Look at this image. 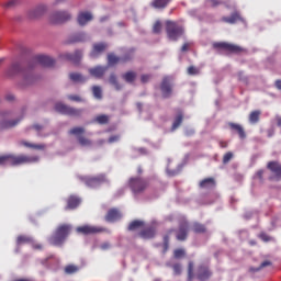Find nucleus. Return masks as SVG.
I'll return each mask as SVG.
<instances>
[{
    "label": "nucleus",
    "mask_w": 281,
    "mask_h": 281,
    "mask_svg": "<svg viewBox=\"0 0 281 281\" xmlns=\"http://www.w3.org/2000/svg\"><path fill=\"white\" fill-rule=\"evenodd\" d=\"M38 162V156H27V155H1L0 156V166H20L26 164Z\"/></svg>",
    "instance_id": "nucleus-1"
},
{
    "label": "nucleus",
    "mask_w": 281,
    "mask_h": 281,
    "mask_svg": "<svg viewBox=\"0 0 281 281\" xmlns=\"http://www.w3.org/2000/svg\"><path fill=\"white\" fill-rule=\"evenodd\" d=\"M71 234V224H59L54 234L48 238V243L55 247H63L69 235Z\"/></svg>",
    "instance_id": "nucleus-2"
},
{
    "label": "nucleus",
    "mask_w": 281,
    "mask_h": 281,
    "mask_svg": "<svg viewBox=\"0 0 281 281\" xmlns=\"http://www.w3.org/2000/svg\"><path fill=\"white\" fill-rule=\"evenodd\" d=\"M166 33L171 42H177L184 34L182 25H179L175 21H166Z\"/></svg>",
    "instance_id": "nucleus-3"
},
{
    "label": "nucleus",
    "mask_w": 281,
    "mask_h": 281,
    "mask_svg": "<svg viewBox=\"0 0 281 281\" xmlns=\"http://www.w3.org/2000/svg\"><path fill=\"white\" fill-rule=\"evenodd\" d=\"M128 186L134 194H140L149 187V182L140 177H132L128 180Z\"/></svg>",
    "instance_id": "nucleus-4"
},
{
    "label": "nucleus",
    "mask_w": 281,
    "mask_h": 281,
    "mask_svg": "<svg viewBox=\"0 0 281 281\" xmlns=\"http://www.w3.org/2000/svg\"><path fill=\"white\" fill-rule=\"evenodd\" d=\"M214 49L218 52H225L227 54H241L245 52V49L238 45L227 43V42H216L213 44Z\"/></svg>",
    "instance_id": "nucleus-5"
},
{
    "label": "nucleus",
    "mask_w": 281,
    "mask_h": 281,
    "mask_svg": "<svg viewBox=\"0 0 281 281\" xmlns=\"http://www.w3.org/2000/svg\"><path fill=\"white\" fill-rule=\"evenodd\" d=\"M68 134L77 136L78 143L80 144V146H82V147L91 146V140L83 136L85 127L75 126V127L69 130Z\"/></svg>",
    "instance_id": "nucleus-6"
},
{
    "label": "nucleus",
    "mask_w": 281,
    "mask_h": 281,
    "mask_svg": "<svg viewBox=\"0 0 281 281\" xmlns=\"http://www.w3.org/2000/svg\"><path fill=\"white\" fill-rule=\"evenodd\" d=\"M76 231L78 234H81V235H94V234L105 233L106 228L102 226L86 224V225L78 226Z\"/></svg>",
    "instance_id": "nucleus-7"
},
{
    "label": "nucleus",
    "mask_w": 281,
    "mask_h": 281,
    "mask_svg": "<svg viewBox=\"0 0 281 281\" xmlns=\"http://www.w3.org/2000/svg\"><path fill=\"white\" fill-rule=\"evenodd\" d=\"M55 110L56 112L68 116L79 117L81 115L80 109L71 108L63 103H56Z\"/></svg>",
    "instance_id": "nucleus-8"
},
{
    "label": "nucleus",
    "mask_w": 281,
    "mask_h": 281,
    "mask_svg": "<svg viewBox=\"0 0 281 281\" xmlns=\"http://www.w3.org/2000/svg\"><path fill=\"white\" fill-rule=\"evenodd\" d=\"M71 21V14L67 11H58L50 15V23L54 25L65 24Z\"/></svg>",
    "instance_id": "nucleus-9"
},
{
    "label": "nucleus",
    "mask_w": 281,
    "mask_h": 281,
    "mask_svg": "<svg viewBox=\"0 0 281 281\" xmlns=\"http://www.w3.org/2000/svg\"><path fill=\"white\" fill-rule=\"evenodd\" d=\"M268 169L273 173L270 176V181H280L281 180V164L278 161H269L267 165Z\"/></svg>",
    "instance_id": "nucleus-10"
},
{
    "label": "nucleus",
    "mask_w": 281,
    "mask_h": 281,
    "mask_svg": "<svg viewBox=\"0 0 281 281\" xmlns=\"http://www.w3.org/2000/svg\"><path fill=\"white\" fill-rule=\"evenodd\" d=\"M109 180L106 179V176L104 173H100L95 177H90L85 180V183L89 188H95L100 186L101 183H108Z\"/></svg>",
    "instance_id": "nucleus-11"
},
{
    "label": "nucleus",
    "mask_w": 281,
    "mask_h": 281,
    "mask_svg": "<svg viewBox=\"0 0 281 281\" xmlns=\"http://www.w3.org/2000/svg\"><path fill=\"white\" fill-rule=\"evenodd\" d=\"M132 58H133V55L131 54V53H128V54H125L123 57H117V56H115L113 53H110V54H108V64H109V66H115V65H117L120 61L121 63H128V61H131L132 60Z\"/></svg>",
    "instance_id": "nucleus-12"
},
{
    "label": "nucleus",
    "mask_w": 281,
    "mask_h": 281,
    "mask_svg": "<svg viewBox=\"0 0 281 281\" xmlns=\"http://www.w3.org/2000/svg\"><path fill=\"white\" fill-rule=\"evenodd\" d=\"M46 12H47V7L45 4H40L36 8L29 10L27 18L29 20H38L43 15H45Z\"/></svg>",
    "instance_id": "nucleus-13"
},
{
    "label": "nucleus",
    "mask_w": 281,
    "mask_h": 281,
    "mask_svg": "<svg viewBox=\"0 0 281 281\" xmlns=\"http://www.w3.org/2000/svg\"><path fill=\"white\" fill-rule=\"evenodd\" d=\"M46 12H47V7L45 4H40L36 8L29 10L27 18L29 20H38L43 15H45Z\"/></svg>",
    "instance_id": "nucleus-14"
},
{
    "label": "nucleus",
    "mask_w": 281,
    "mask_h": 281,
    "mask_svg": "<svg viewBox=\"0 0 281 281\" xmlns=\"http://www.w3.org/2000/svg\"><path fill=\"white\" fill-rule=\"evenodd\" d=\"M160 91L164 99L171 98L172 94V85L170 82L169 77H164L161 85H160Z\"/></svg>",
    "instance_id": "nucleus-15"
},
{
    "label": "nucleus",
    "mask_w": 281,
    "mask_h": 281,
    "mask_svg": "<svg viewBox=\"0 0 281 281\" xmlns=\"http://www.w3.org/2000/svg\"><path fill=\"white\" fill-rule=\"evenodd\" d=\"M108 48V44L106 43H94L92 50L90 53V57L91 58H98L100 55H102Z\"/></svg>",
    "instance_id": "nucleus-16"
},
{
    "label": "nucleus",
    "mask_w": 281,
    "mask_h": 281,
    "mask_svg": "<svg viewBox=\"0 0 281 281\" xmlns=\"http://www.w3.org/2000/svg\"><path fill=\"white\" fill-rule=\"evenodd\" d=\"M35 61L40 64L42 67H54L56 65V60L54 58L46 56V55H38L35 57Z\"/></svg>",
    "instance_id": "nucleus-17"
},
{
    "label": "nucleus",
    "mask_w": 281,
    "mask_h": 281,
    "mask_svg": "<svg viewBox=\"0 0 281 281\" xmlns=\"http://www.w3.org/2000/svg\"><path fill=\"white\" fill-rule=\"evenodd\" d=\"M80 198L78 195H70L66 200L65 211H74L80 206Z\"/></svg>",
    "instance_id": "nucleus-18"
},
{
    "label": "nucleus",
    "mask_w": 281,
    "mask_h": 281,
    "mask_svg": "<svg viewBox=\"0 0 281 281\" xmlns=\"http://www.w3.org/2000/svg\"><path fill=\"white\" fill-rule=\"evenodd\" d=\"M212 277V271L207 266L201 265L198 268V279L200 281H207Z\"/></svg>",
    "instance_id": "nucleus-19"
},
{
    "label": "nucleus",
    "mask_w": 281,
    "mask_h": 281,
    "mask_svg": "<svg viewBox=\"0 0 281 281\" xmlns=\"http://www.w3.org/2000/svg\"><path fill=\"white\" fill-rule=\"evenodd\" d=\"M228 126H229L231 131L233 132V134L238 135V137L241 140L246 139V132L240 124L229 122Z\"/></svg>",
    "instance_id": "nucleus-20"
},
{
    "label": "nucleus",
    "mask_w": 281,
    "mask_h": 281,
    "mask_svg": "<svg viewBox=\"0 0 281 281\" xmlns=\"http://www.w3.org/2000/svg\"><path fill=\"white\" fill-rule=\"evenodd\" d=\"M138 236L143 239H153L156 236L155 226H148L138 233Z\"/></svg>",
    "instance_id": "nucleus-21"
},
{
    "label": "nucleus",
    "mask_w": 281,
    "mask_h": 281,
    "mask_svg": "<svg viewBox=\"0 0 281 281\" xmlns=\"http://www.w3.org/2000/svg\"><path fill=\"white\" fill-rule=\"evenodd\" d=\"M106 71H108V66H97L89 69V74L97 79H101Z\"/></svg>",
    "instance_id": "nucleus-22"
},
{
    "label": "nucleus",
    "mask_w": 281,
    "mask_h": 281,
    "mask_svg": "<svg viewBox=\"0 0 281 281\" xmlns=\"http://www.w3.org/2000/svg\"><path fill=\"white\" fill-rule=\"evenodd\" d=\"M23 72V69L21 68V64L19 63H13L5 71L7 77L13 78Z\"/></svg>",
    "instance_id": "nucleus-23"
},
{
    "label": "nucleus",
    "mask_w": 281,
    "mask_h": 281,
    "mask_svg": "<svg viewBox=\"0 0 281 281\" xmlns=\"http://www.w3.org/2000/svg\"><path fill=\"white\" fill-rule=\"evenodd\" d=\"M188 234H189V225L187 223L180 224L177 233V240L184 241L188 238Z\"/></svg>",
    "instance_id": "nucleus-24"
},
{
    "label": "nucleus",
    "mask_w": 281,
    "mask_h": 281,
    "mask_svg": "<svg viewBox=\"0 0 281 281\" xmlns=\"http://www.w3.org/2000/svg\"><path fill=\"white\" fill-rule=\"evenodd\" d=\"M93 19L92 14L90 12H79L77 22L80 26L87 25L89 22H91Z\"/></svg>",
    "instance_id": "nucleus-25"
},
{
    "label": "nucleus",
    "mask_w": 281,
    "mask_h": 281,
    "mask_svg": "<svg viewBox=\"0 0 281 281\" xmlns=\"http://www.w3.org/2000/svg\"><path fill=\"white\" fill-rule=\"evenodd\" d=\"M81 57H82V53L81 50H76L74 54H65L64 55V58L75 65H78L80 64V60H81Z\"/></svg>",
    "instance_id": "nucleus-26"
},
{
    "label": "nucleus",
    "mask_w": 281,
    "mask_h": 281,
    "mask_svg": "<svg viewBox=\"0 0 281 281\" xmlns=\"http://www.w3.org/2000/svg\"><path fill=\"white\" fill-rule=\"evenodd\" d=\"M241 18L239 15V13L237 11H235L231 16H223L222 18V22L226 23V24H231L234 25L237 22H240Z\"/></svg>",
    "instance_id": "nucleus-27"
},
{
    "label": "nucleus",
    "mask_w": 281,
    "mask_h": 281,
    "mask_svg": "<svg viewBox=\"0 0 281 281\" xmlns=\"http://www.w3.org/2000/svg\"><path fill=\"white\" fill-rule=\"evenodd\" d=\"M121 218V213L116 209L109 210L108 214L105 215V220L109 223L116 222Z\"/></svg>",
    "instance_id": "nucleus-28"
},
{
    "label": "nucleus",
    "mask_w": 281,
    "mask_h": 281,
    "mask_svg": "<svg viewBox=\"0 0 281 281\" xmlns=\"http://www.w3.org/2000/svg\"><path fill=\"white\" fill-rule=\"evenodd\" d=\"M172 0H153L150 5L156 10H165Z\"/></svg>",
    "instance_id": "nucleus-29"
},
{
    "label": "nucleus",
    "mask_w": 281,
    "mask_h": 281,
    "mask_svg": "<svg viewBox=\"0 0 281 281\" xmlns=\"http://www.w3.org/2000/svg\"><path fill=\"white\" fill-rule=\"evenodd\" d=\"M216 186L214 178H205L202 181H200V188L201 189H214Z\"/></svg>",
    "instance_id": "nucleus-30"
},
{
    "label": "nucleus",
    "mask_w": 281,
    "mask_h": 281,
    "mask_svg": "<svg viewBox=\"0 0 281 281\" xmlns=\"http://www.w3.org/2000/svg\"><path fill=\"white\" fill-rule=\"evenodd\" d=\"M18 246L34 244V238L27 235H19L16 238Z\"/></svg>",
    "instance_id": "nucleus-31"
},
{
    "label": "nucleus",
    "mask_w": 281,
    "mask_h": 281,
    "mask_svg": "<svg viewBox=\"0 0 281 281\" xmlns=\"http://www.w3.org/2000/svg\"><path fill=\"white\" fill-rule=\"evenodd\" d=\"M137 78V75L135 71L130 70L126 71L125 74L122 75V79L126 82V83H134L135 79Z\"/></svg>",
    "instance_id": "nucleus-32"
},
{
    "label": "nucleus",
    "mask_w": 281,
    "mask_h": 281,
    "mask_svg": "<svg viewBox=\"0 0 281 281\" xmlns=\"http://www.w3.org/2000/svg\"><path fill=\"white\" fill-rule=\"evenodd\" d=\"M86 41V34L85 33H77L69 37L68 44H76V43H82Z\"/></svg>",
    "instance_id": "nucleus-33"
},
{
    "label": "nucleus",
    "mask_w": 281,
    "mask_h": 281,
    "mask_svg": "<svg viewBox=\"0 0 281 281\" xmlns=\"http://www.w3.org/2000/svg\"><path fill=\"white\" fill-rule=\"evenodd\" d=\"M21 120L8 121L3 120L0 122V130H8L16 126Z\"/></svg>",
    "instance_id": "nucleus-34"
},
{
    "label": "nucleus",
    "mask_w": 281,
    "mask_h": 281,
    "mask_svg": "<svg viewBox=\"0 0 281 281\" xmlns=\"http://www.w3.org/2000/svg\"><path fill=\"white\" fill-rule=\"evenodd\" d=\"M142 227H144V222L139 221V220H134L130 223L128 231L134 232V231H137V229L142 228Z\"/></svg>",
    "instance_id": "nucleus-35"
},
{
    "label": "nucleus",
    "mask_w": 281,
    "mask_h": 281,
    "mask_svg": "<svg viewBox=\"0 0 281 281\" xmlns=\"http://www.w3.org/2000/svg\"><path fill=\"white\" fill-rule=\"evenodd\" d=\"M22 145L26 148H31L35 150H45V144H32L27 142H22Z\"/></svg>",
    "instance_id": "nucleus-36"
},
{
    "label": "nucleus",
    "mask_w": 281,
    "mask_h": 281,
    "mask_svg": "<svg viewBox=\"0 0 281 281\" xmlns=\"http://www.w3.org/2000/svg\"><path fill=\"white\" fill-rule=\"evenodd\" d=\"M261 111L260 110H255L250 113L249 115V122L251 124H257L260 120Z\"/></svg>",
    "instance_id": "nucleus-37"
},
{
    "label": "nucleus",
    "mask_w": 281,
    "mask_h": 281,
    "mask_svg": "<svg viewBox=\"0 0 281 281\" xmlns=\"http://www.w3.org/2000/svg\"><path fill=\"white\" fill-rule=\"evenodd\" d=\"M192 229L195 234H204L206 232L205 225H203L199 222L193 223Z\"/></svg>",
    "instance_id": "nucleus-38"
},
{
    "label": "nucleus",
    "mask_w": 281,
    "mask_h": 281,
    "mask_svg": "<svg viewBox=\"0 0 281 281\" xmlns=\"http://www.w3.org/2000/svg\"><path fill=\"white\" fill-rule=\"evenodd\" d=\"M64 271L66 274H75L78 273V271H80V267H78L77 265H67Z\"/></svg>",
    "instance_id": "nucleus-39"
},
{
    "label": "nucleus",
    "mask_w": 281,
    "mask_h": 281,
    "mask_svg": "<svg viewBox=\"0 0 281 281\" xmlns=\"http://www.w3.org/2000/svg\"><path fill=\"white\" fill-rule=\"evenodd\" d=\"M109 82L111 86H113L115 88L116 91H120L122 89V85L119 83L115 74H111V76L109 78Z\"/></svg>",
    "instance_id": "nucleus-40"
},
{
    "label": "nucleus",
    "mask_w": 281,
    "mask_h": 281,
    "mask_svg": "<svg viewBox=\"0 0 281 281\" xmlns=\"http://www.w3.org/2000/svg\"><path fill=\"white\" fill-rule=\"evenodd\" d=\"M69 78L72 82H76V83H80V82H85L86 79L83 78V76H81L80 74L78 72H71L69 75Z\"/></svg>",
    "instance_id": "nucleus-41"
},
{
    "label": "nucleus",
    "mask_w": 281,
    "mask_h": 281,
    "mask_svg": "<svg viewBox=\"0 0 281 281\" xmlns=\"http://www.w3.org/2000/svg\"><path fill=\"white\" fill-rule=\"evenodd\" d=\"M92 92H93V97H94L97 100H101V99H102V90H101V87H99V86H93V87H92Z\"/></svg>",
    "instance_id": "nucleus-42"
},
{
    "label": "nucleus",
    "mask_w": 281,
    "mask_h": 281,
    "mask_svg": "<svg viewBox=\"0 0 281 281\" xmlns=\"http://www.w3.org/2000/svg\"><path fill=\"white\" fill-rule=\"evenodd\" d=\"M95 122L100 125H105L109 122V116L105 114L98 115L95 117Z\"/></svg>",
    "instance_id": "nucleus-43"
},
{
    "label": "nucleus",
    "mask_w": 281,
    "mask_h": 281,
    "mask_svg": "<svg viewBox=\"0 0 281 281\" xmlns=\"http://www.w3.org/2000/svg\"><path fill=\"white\" fill-rule=\"evenodd\" d=\"M182 121H183V116L182 114H178V116L176 117V120L173 121V124H172V131L177 130L181 124H182Z\"/></svg>",
    "instance_id": "nucleus-44"
},
{
    "label": "nucleus",
    "mask_w": 281,
    "mask_h": 281,
    "mask_svg": "<svg viewBox=\"0 0 281 281\" xmlns=\"http://www.w3.org/2000/svg\"><path fill=\"white\" fill-rule=\"evenodd\" d=\"M175 232V229H169L168 233L164 236V246H165V250L168 249L169 246V237L170 235Z\"/></svg>",
    "instance_id": "nucleus-45"
},
{
    "label": "nucleus",
    "mask_w": 281,
    "mask_h": 281,
    "mask_svg": "<svg viewBox=\"0 0 281 281\" xmlns=\"http://www.w3.org/2000/svg\"><path fill=\"white\" fill-rule=\"evenodd\" d=\"M200 74V69L195 66H189L188 67V75L189 76H198Z\"/></svg>",
    "instance_id": "nucleus-46"
},
{
    "label": "nucleus",
    "mask_w": 281,
    "mask_h": 281,
    "mask_svg": "<svg viewBox=\"0 0 281 281\" xmlns=\"http://www.w3.org/2000/svg\"><path fill=\"white\" fill-rule=\"evenodd\" d=\"M234 158V154L232 151H227L223 156V165H227Z\"/></svg>",
    "instance_id": "nucleus-47"
},
{
    "label": "nucleus",
    "mask_w": 281,
    "mask_h": 281,
    "mask_svg": "<svg viewBox=\"0 0 281 281\" xmlns=\"http://www.w3.org/2000/svg\"><path fill=\"white\" fill-rule=\"evenodd\" d=\"M173 273L175 276H180L182 272V266L181 263H175L172 265Z\"/></svg>",
    "instance_id": "nucleus-48"
},
{
    "label": "nucleus",
    "mask_w": 281,
    "mask_h": 281,
    "mask_svg": "<svg viewBox=\"0 0 281 281\" xmlns=\"http://www.w3.org/2000/svg\"><path fill=\"white\" fill-rule=\"evenodd\" d=\"M160 32H161V23H160V21H156L153 26V33L160 34Z\"/></svg>",
    "instance_id": "nucleus-49"
},
{
    "label": "nucleus",
    "mask_w": 281,
    "mask_h": 281,
    "mask_svg": "<svg viewBox=\"0 0 281 281\" xmlns=\"http://www.w3.org/2000/svg\"><path fill=\"white\" fill-rule=\"evenodd\" d=\"M184 254H186L184 249L178 248L175 250L173 256L176 259H180V258L184 257Z\"/></svg>",
    "instance_id": "nucleus-50"
},
{
    "label": "nucleus",
    "mask_w": 281,
    "mask_h": 281,
    "mask_svg": "<svg viewBox=\"0 0 281 281\" xmlns=\"http://www.w3.org/2000/svg\"><path fill=\"white\" fill-rule=\"evenodd\" d=\"M269 266H271V261L265 260V261L260 265L259 268H256V269L250 268V271L256 272V271H259L260 269H263V268L269 267Z\"/></svg>",
    "instance_id": "nucleus-51"
},
{
    "label": "nucleus",
    "mask_w": 281,
    "mask_h": 281,
    "mask_svg": "<svg viewBox=\"0 0 281 281\" xmlns=\"http://www.w3.org/2000/svg\"><path fill=\"white\" fill-rule=\"evenodd\" d=\"M68 100L72 101V102H82V99L78 94H69Z\"/></svg>",
    "instance_id": "nucleus-52"
},
{
    "label": "nucleus",
    "mask_w": 281,
    "mask_h": 281,
    "mask_svg": "<svg viewBox=\"0 0 281 281\" xmlns=\"http://www.w3.org/2000/svg\"><path fill=\"white\" fill-rule=\"evenodd\" d=\"M191 46H192V43H189V42L184 43V44L182 45V47H181V52H182V53L189 52V49H190Z\"/></svg>",
    "instance_id": "nucleus-53"
},
{
    "label": "nucleus",
    "mask_w": 281,
    "mask_h": 281,
    "mask_svg": "<svg viewBox=\"0 0 281 281\" xmlns=\"http://www.w3.org/2000/svg\"><path fill=\"white\" fill-rule=\"evenodd\" d=\"M150 75H142L140 76V81H142V83H147L149 80H150Z\"/></svg>",
    "instance_id": "nucleus-54"
},
{
    "label": "nucleus",
    "mask_w": 281,
    "mask_h": 281,
    "mask_svg": "<svg viewBox=\"0 0 281 281\" xmlns=\"http://www.w3.org/2000/svg\"><path fill=\"white\" fill-rule=\"evenodd\" d=\"M260 239L266 241V243H268V241L271 240V237L268 234H266V233H261L260 234Z\"/></svg>",
    "instance_id": "nucleus-55"
},
{
    "label": "nucleus",
    "mask_w": 281,
    "mask_h": 281,
    "mask_svg": "<svg viewBox=\"0 0 281 281\" xmlns=\"http://www.w3.org/2000/svg\"><path fill=\"white\" fill-rule=\"evenodd\" d=\"M119 139H120V135H112L109 137V144L116 143L119 142Z\"/></svg>",
    "instance_id": "nucleus-56"
},
{
    "label": "nucleus",
    "mask_w": 281,
    "mask_h": 281,
    "mask_svg": "<svg viewBox=\"0 0 281 281\" xmlns=\"http://www.w3.org/2000/svg\"><path fill=\"white\" fill-rule=\"evenodd\" d=\"M14 5H16V0H10L9 2H7V3L4 4V8H5V9H11V8H13Z\"/></svg>",
    "instance_id": "nucleus-57"
},
{
    "label": "nucleus",
    "mask_w": 281,
    "mask_h": 281,
    "mask_svg": "<svg viewBox=\"0 0 281 281\" xmlns=\"http://www.w3.org/2000/svg\"><path fill=\"white\" fill-rule=\"evenodd\" d=\"M263 173H265V170H263V169H259V170L256 172V177H257L259 180H262V179H263Z\"/></svg>",
    "instance_id": "nucleus-58"
},
{
    "label": "nucleus",
    "mask_w": 281,
    "mask_h": 281,
    "mask_svg": "<svg viewBox=\"0 0 281 281\" xmlns=\"http://www.w3.org/2000/svg\"><path fill=\"white\" fill-rule=\"evenodd\" d=\"M31 245L33 246V249H35V250H43V245L42 244L31 243Z\"/></svg>",
    "instance_id": "nucleus-59"
},
{
    "label": "nucleus",
    "mask_w": 281,
    "mask_h": 281,
    "mask_svg": "<svg viewBox=\"0 0 281 281\" xmlns=\"http://www.w3.org/2000/svg\"><path fill=\"white\" fill-rule=\"evenodd\" d=\"M210 3H211V7H212V8H216V7H218V5L222 4V2H220V1H217V0H210Z\"/></svg>",
    "instance_id": "nucleus-60"
},
{
    "label": "nucleus",
    "mask_w": 281,
    "mask_h": 281,
    "mask_svg": "<svg viewBox=\"0 0 281 281\" xmlns=\"http://www.w3.org/2000/svg\"><path fill=\"white\" fill-rule=\"evenodd\" d=\"M193 269H194L193 261H189V263H188V272H193Z\"/></svg>",
    "instance_id": "nucleus-61"
},
{
    "label": "nucleus",
    "mask_w": 281,
    "mask_h": 281,
    "mask_svg": "<svg viewBox=\"0 0 281 281\" xmlns=\"http://www.w3.org/2000/svg\"><path fill=\"white\" fill-rule=\"evenodd\" d=\"M101 249H102V250H108V249H110V244H109V243H103V244L101 245Z\"/></svg>",
    "instance_id": "nucleus-62"
},
{
    "label": "nucleus",
    "mask_w": 281,
    "mask_h": 281,
    "mask_svg": "<svg viewBox=\"0 0 281 281\" xmlns=\"http://www.w3.org/2000/svg\"><path fill=\"white\" fill-rule=\"evenodd\" d=\"M274 86L278 90H281V79L276 80Z\"/></svg>",
    "instance_id": "nucleus-63"
},
{
    "label": "nucleus",
    "mask_w": 281,
    "mask_h": 281,
    "mask_svg": "<svg viewBox=\"0 0 281 281\" xmlns=\"http://www.w3.org/2000/svg\"><path fill=\"white\" fill-rule=\"evenodd\" d=\"M194 277L193 272H188V281H192Z\"/></svg>",
    "instance_id": "nucleus-64"
}]
</instances>
